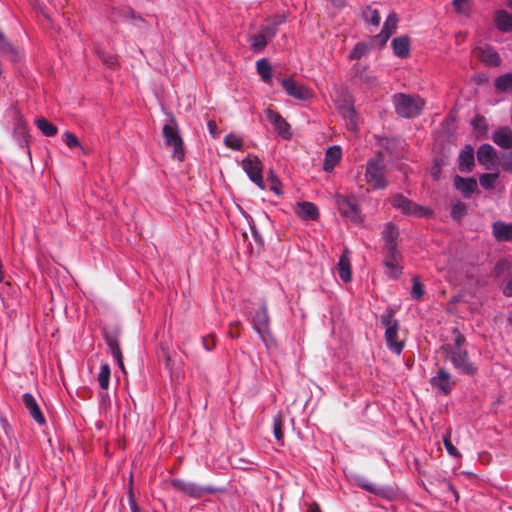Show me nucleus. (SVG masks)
Wrapping results in <instances>:
<instances>
[{
  "label": "nucleus",
  "mask_w": 512,
  "mask_h": 512,
  "mask_svg": "<svg viewBox=\"0 0 512 512\" xmlns=\"http://www.w3.org/2000/svg\"><path fill=\"white\" fill-rule=\"evenodd\" d=\"M396 113L403 118H415L424 109L425 100L417 94L396 93L393 96Z\"/></svg>",
  "instance_id": "f257e3e1"
},
{
  "label": "nucleus",
  "mask_w": 512,
  "mask_h": 512,
  "mask_svg": "<svg viewBox=\"0 0 512 512\" xmlns=\"http://www.w3.org/2000/svg\"><path fill=\"white\" fill-rule=\"evenodd\" d=\"M251 323L253 329L268 349L276 347V339L270 329V316L265 303L254 312L251 317Z\"/></svg>",
  "instance_id": "f03ea898"
},
{
  "label": "nucleus",
  "mask_w": 512,
  "mask_h": 512,
  "mask_svg": "<svg viewBox=\"0 0 512 512\" xmlns=\"http://www.w3.org/2000/svg\"><path fill=\"white\" fill-rule=\"evenodd\" d=\"M381 323L385 326V341L389 350L400 354L404 348V340L399 339V322L394 319V311L389 309L381 316Z\"/></svg>",
  "instance_id": "7ed1b4c3"
},
{
  "label": "nucleus",
  "mask_w": 512,
  "mask_h": 512,
  "mask_svg": "<svg viewBox=\"0 0 512 512\" xmlns=\"http://www.w3.org/2000/svg\"><path fill=\"white\" fill-rule=\"evenodd\" d=\"M386 165L381 155H377L367 161L365 180L373 189L387 187Z\"/></svg>",
  "instance_id": "20e7f679"
},
{
  "label": "nucleus",
  "mask_w": 512,
  "mask_h": 512,
  "mask_svg": "<svg viewBox=\"0 0 512 512\" xmlns=\"http://www.w3.org/2000/svg\"><path fill=\"white\" fill-rule=\"evenodd\" d=\"M162 131L165 144L173 147V159L182 162L185 158L184 144L173 116L169 117V121L163 126Z\"/></svg>",
  "instance_id": "39448f33"
},
{
  "label": "nucleus",
  "mask_w": 512,
  "mask_h": 512,
  "mask_svg": "<svg viewBox=\"0 0 512 512\" xmlns=\"http://www.w3.org/2000/svg\"><path fill=\"white\" fill-rule=\"evenodd\" d=\"M442 348L447 353L453 367L460 373L468 376H474L477 373L478 368L469 359L466 349H452L450 344H447Z\"/></svg>",
  "instance_id": "423d86ee"
},
{
  "label": "nucleus",
  "mask_w": 512,
  "mask_h": 512,
  "mask_svg": "<svg viewBox=\"0 0 512 512\" xmlns=\"http://www.w3.org/2000/svg\"><path fill=\"white\" fill-rule=\"evenodd\" d=\"M391 205L406 216L426 218L432 214L428 207L419 205L402 194L393 195Z\"/></svg>",
  "instance_id": "0eeeda50"
},
{
  "label": "nucleus",
  "mask_w": 512,
  "mask_h": 512,
  "mask_svg": "<svg viewBox=\"0 0 512 512\" xmlns=\"http://www.w3.org/2000/svg\"><path fill=\"white\" fill-rule=\"evenodd\" d=\"M336 204L342 217L355 224L363 222V215L354 196L337 195Z\"/></svg>",
  "instance_id": "6e6552de"
},
{
  "label": "nucleus",
  "mask_w": 512,
  "mask_h": 512,
  "mask_svg": "<svg viewBox=\"0 0 512 512\" xmlns=\"http://www.w3.org/2000/svg\"><path fill=\"white\" fill-rule=\"evenodd\" d=\"M171 485L179 492L192 498H201L204 495L212 494L216 491L210 486H202L197 483L179 478L172 479Z\"/></svg>",
  "instance_id": "1a4fd4ad"
},
{
  "label": "nucleus",
  "mask_w": 512,
  "mask_h": 512,
  "mask_svg": "<svg viewBox=\"0 0 512 512\" xmlns=\"http://www.w3.org/2000/svg\"><path fill=\"white\" fill-rule=\"evenodd\" d=\"M242 167L251 181H253L259 188H265L262 177V163L257 156L249 154L242 160Z\"/></svg>",
  "instance_id": "9d476101"
},
{
  "label": "nucleus",
  "mask_w": 512,
  "mask_h": 512,
  "mask_svg": "<svg viewBox=\"0 0 512 512\" xmlns=\"http://www.w3.org/2000/svg\"><path fill=\"white\" fill-rule=\"evenodd\" d=\"M430 384L440 394L449 395L455 386V381L451 379V374L445 368H440L437 375L431 378Z\"/></svg>",
  "instance_id": "9b49d317"
},
{
  "label": "nucleus",
  "mask_w": 512,
  "mask_h": 512,
  "mask_svg": "<svg viewBox=\"0 0 512 512\" xmlns=\"http://www.w3.org/2000/svg\"><path fill=\"white\" fill-rule=\"evenodd\" d=\"M401 255L397 248L384 249V265L387 268V275L392 278H398L401 274L399 259Z\"/></svg>",
  "instance_id": "f8f14e48"
},
{
  "label": "nucleus",
  "mask_w": 512,
  "mask_h": 512,
  "mask_svg": "<svg viewBox=\"0 0 512 512\" xmlns=\"http://www.w3.org/2000/svg\"><path fill=\"white\" fill-rule=\"evenodd\" d=\"M267 118L274 126L277 133L284 139H290L292 136L291 127L287 121L276 111L267 109Z\"/></svg>",
  "instance_id": "ddd939ff"
},
{
  "label": "nucleus",
  "mask_w": 512,
  "mask_h": 512,
  "mask_svg": "<svg viewBox=\"0 0 512 512\" xmlns=\"http://www.w3.org/2000/svg\"><path fill=\"white\" fill-rule=\"evenodd\" d=\"M454 186L466 199H469L471 195L478 191V184L475 178H464L456 175L454 177Z\"/></svg>",
  "instance_id": "4468645a"
},
{
  "label": "nucleus",
  "mask_w": 512,
  "mask_h": 512,
  "mask_svg": "<svg viewBox=\"0 0 512 512\" xmlns=\"http://www.w3.org/2000/svg\"><path fill=\"white\" fill-rule=\"evenodd\" d=\"M22 399L25 408L28 410L30 416L34 419V421L39 425H44L46 420L43 413L40 410V407L35 397L31 393H24L22 395Z\"/></svg>",
  "instance_id": "2eb2a0df"
},
{
  "label": "nucleus",
  "mask_w": 512,
  "mask_h": 512,
  "mask_svg": "<svg viewBox=\"0 0 512 512\" xmlns=\"http://www.w3.org/2000/svg\"><path fill=\"white\" fill-rule=\"evenodd\" d=\"M282 86L288 95L296 99L305 100L308 99L311 95L309 89L303 85L298 84L291 78L283 79Z\"/></svg>",
  "instance_id": "dca6fc26"
},
{
  "label": "nucleus",
  "mask_w": 512,
  "mask_h": 512,
  "mask_svg": "<svg viewBox=\"0 0 512 512\" xmlns=\"http://www.w3.org/2000/svg\"><path fill=\"white\" fill-rule=\"evenodd\" d=\"M475 166L474 149L471 145H466L458 157V168L463 173H468Z\"/></svg>",
  "instance_id": "f3484780"
},
{
  "label": "nucleus",
  "mask_w": 512,
  "mask_h": 512,
  "mask_svg": "<svg viewBox=\"0 0 512 512\" xmlns=\"http://www.w3.org/2000/svg\"><path fill=\"white\" fill-rule=\"evenodd\" d=\"M493 142L502 149H512V130L504 126L497 129L492 135Z\"/></svg>",
  "instance_id": "a211bd4d"
},
{
  "label": "nucleus",
  "mask_w": 512,
  "mask_h": 512,
  "mask_svg": "<svg viewBox=\"0 0 512 512\" xmlns=\"http://www.w3.org/2000/svg\"><path fill=\"white\" fill-rule=\"evenodd\" d=\"M399 237V230L395 224L388 222L382 231V239L384 241V249L397 248V240Z\"/></svg>",
  "instance_id": "6ab92c4d"
},
{
  "label": "nucleus",
  "mask_w": 512,
  "mask_h": 512,
  "mask_svg": "<svg viewBox=\"0 0 512 512\" xmlns=\"http://www.w3.org/2000/svg\"><path fill=\"white\" fill-rule=\"evenodd\" d=\"M338 273L339 277L343 282H350L352 279L351 263H350V252L345 248L340 256L338 262Z\"/></svg>",
  "instance_id": "aec40b11"
},
{
  "label": "nucleus",
  "mask_w": 512,
  "mask_h": 512,
  "mask_svg": "<svg viewBox=\"0 0 512 512\" xmlns=\"http://www.w3.org/2000/svg\"><path fill=\"white\" fill-rule=\"evenodd\" d=\"M492 233L497 241H512V224L496 221L492 225Z\"/></svg>",
  "instance_id": "412c9836"
},
{
  "label": "nucleus",
  "mask_w": 512,
  "mask_h": 512,
  "mask_svg": "<svg viewBox=\"0 0 512 512\" xmlns=\"http://www.w3.org/2000/svg\"><path fill=\"white\" fill-rule=\"evenodd\" d=\"M477 160L482 165L494 164L497 160V152L490 144H482L477 151Z\"/></svg>",
  "instance_id": "4be33fe9"
},
{
  "label": "nucleus",
  "mask_w": 512,
  "mask_h": 512,
  "mask_svg": "<svg viewBox=\"0 0 512 512\" xmlns=\"http://www.w3.org/2000/svg\"><path fill=\"white\" fill-rule=\"evenodd\" d=\"M342 152L339 146L329 147L325 153V159L323 169L326 172H330L341 160Z\"/></svg>",
  "instance_id": "5701e85b"
},
{
  "label": "nucleus",
  "mask_w": 512,
  "mask_h": 512,
  "mask_svg": "<svg viewBox=\"0 0 512 512\" xmlns=\"http://www.w3.org/2000/svg\"><path fill=\"white\" fill-rule=\"evenodd\" d=\"M297 214L304 220H317L319 210L312 202H299L297 203Z\"/></svg>",
  "instance_id": "b1692460"
},
{
  "label": "nucleus",
  "mask_w": 512,
  "mask_h": 512,
  "mask_svg": "<svg viewBox=\"0 0 512 512\" xmlns=\"http://www.w3.org/2000/svg\"><path fill=\"white\" fill-rule=\"evenodd\" d=\"M353 77L357 79L360 83L367 85L368 87H373L377 84V79L373 75H371L365 66H361L360 64H355L353 66Z\"/></svg>",
  "instance_id": "393cba45"
},
{
  "label": "nucleus",
  "mask_w": 512,
  "mask_h": 512,
  "mask_svg": "<svg viewBox=\"0 0 512 512\" xmlns=\"http://www.w3.org/2000/svg\"><path fill=\"white\" fill-rule=\"evenodd\" d=\"M393 52L400 58H407L410 54V40L408 36H399L392 40Z\"/></svg>",
  "instance_id": "a878e982"
},
{
  "label": "nucleus",
  "mask_w": 512,
  "mask_h": 512,
  "mask_svg": "<svg viewBox=\"0 0 512 512\" xmlns=\"http://www.w3.org/2000/svg\"><path fill=\"white\" fill-rule=\"evenodd\" d=\"M479 57L482 62L491 67H496L501 63L499 54L489 46L479 49Z\"/></svg>",
  "instance_id": "bb28decb"
},
{
  "label": "nucleus",
  "mask_w": 512,
  "mask_h": 512,
  "mask_svg": "<svg viewBox=\"0 0 512 512\" xmlns=\"http://www.w3.org/2000/svg\"><path fill=\"white\" fill-rule=\"evenodd\" d=\"M105 341L108 345L113 358H119L122 355L119 332L117 330L105 333Z\"/></svg>",
  "instance_id": "cd10ccee"
},
{
  "label": "nucleus",
  "mask_w": 512,
  "mask_h": 512,
  "mask_svg": "<svg viewBox=\"0 0 512 512\" xmlns=\"http://www.w3.org/2000/svg\"><path fill=\"white\" fill-rule=\"evenodd\" d=\"M340 112L342 116L348 121V126L351 130L357 129V114L354 106L349 102L345 101L340 106Z\"/></svg>",
  "instance_id": "c85d7f7f"
},
{
  "label": "nucleus",
  "mask_w": 512,
  "mask_h": 512,
  "mask_svg": "<svg viewBox=\"0 0 512 512\" xmlns=\"http://www.w3.org/2000/svg\"><path fill=\"white\" fill-rule=\"evenodd\" d=\"M497 28L502 32L512 31V14L505 10H500L495 15Z\"/></svg>",
  "instance_id": "c756f323"
},
{
  "label": "nucleus",
  "mask_w": 512,
  "mask_h": 512,
  "mask_svg": "<svg viewBox=\"0 0 512 512\" xmlns=\"http://www.w3.org/2000/svg\"><path fill=\"white\" fill-rule=\"evenodd\" d=\"M256 69L265 83H269L272 78V67L268 60L262 58L256 62Z\"/></svg>",
  "instance_id": "7c9ffc66"
},
{
  "label": "nucleus",
  "mask_w": 512,
  "mask_h": 512,
  "mask_svg": "<svg viewBox=\"0 0 512 512\" xmlns=\"http://www.w3.org/2000/svg\"><path fill=\"white\" fill-rule=\"evenodd\" d=\"M495 88L498 92H512V72L503 74L496 78Z\"/></svg>",
  "instance_id": "2f4dec72"
},
{
  "label": "nucleus",
  "mask_w": 512,
  "mask_h": 512,
  "mask_svg": "<svg viewBox=\"0 0 512 512\" xmlns=\"http://www.w3.org/2000/svg\"><path fill=\"white\" fill-rule=\"evenodd\" d=\"M0 51L7 55L12 61L20 59L19 51L6 39L5 35L0 38Z\"/></svg>",
  "instance_id": "473e14b6"
},
{
  "label": "nucleus",
  "mask_w": 512,
  "mask_h": 512,
  "mask_svg": "<svg viewBox=\"0 0 512 512\" xmlns=\"http://www.w3.org/2000/svg\"><path fill=\"white\" fill-rule=\"evenodd\" d=\"M35 123H36L37 128L45 136H48V137L54 136L58 131L57 126L54 125L53 123L49 122L44 117L38 118Z\"/></svg>",
  "instance_id": "72a5a7b5"
},
{
  "label": "nucleus",
  "mask_w": 512,
  "mask_h": 512,
  "mask_svg": "<svg viewBox=\"0 0 512 512\" xmlns=\"http://www.w3.org/2000/svg\"><path fill=\"white\" fill-rule=\"evenodd\" d=\"M371 49V45L366 42H358L351 51L349 58L351 60H359L365 56Z\"/></svg>",
  "instance_id": "f704fd0d"
},
{
  "label": "nucleus",
  "mask_w": 512,
  "mask_h": 512,
  "mask_svg": "<svg viewBox=\"0 0 512 512\" xmlns=\"http://www.w3.org/2000/svg\"><path fill=\"white\" fill-rule=\"evenodd\" d=\"M358 484L361 488L375 495L385 496L386 490L379 485L368 481L367 479H359Z\"/></svg>",
  "instance_id": "c9c22d12"
},
{
  "label": "nucleus",
  "mask_w": 512,
  "mask_h": 512,
  "mask_svg": "<svg viewBox=\"0 0 512 512\" xmlns=\"http://www.w3.org/2000/svg\"><path fill=\"white\" fill-rule=\"evenodd\" d=\"M362 17L366 22L374 26H378L380 24L379 12L376 9L371 8L370 6H366L362 10Z\"/></svg>",
  "instance_id": "e433bc0d"
},
{
  "label": "nucleus",
  "mask_w": 512,
  "mask_h": 512,
  "mask_svg": "<svg viewBox=\"0 0 512 512\" xmlns=\"http://www.w3.org/2000/svg\"><path fill=\"white\" fill-rule=\"evenodd\" d=\"M251 48L256 52H261L267 45V38L265 34L258 33L250 36Z\"/></svg>",
  "instance_id": "4c0bfd02"
},
{
  "label": "nucleus",
  "mask_w": 512,
  "mask_h": 512,
  "mask_svg": "<svg viewBox=\"0 0 512 512\" xmlns=\"http://www.w3.org/2000/svg\"><path fill=\"white\" fill-rule=\"evenodd\" d=\"M282 428H283L282 415H281V413H277L273 417V434H274L275 438L277 439V441L280 442L281 444H283V438H284Z\"/></svg>",
  "instance_id": "58836bf2"
},
{
  "label": "nucleus",
  "mask_w": 512,
  "mask_h": 512,
  "mask_svg": "<svg viewBox=\"0 0 512 512\" xmlns=\"http://www.w3.org/2000/svg\"><path fill=\"white\" fill-rule=\"evenodd\" d=\"M97 379L102 389L108 388L110 381V366L107 363L101 365Z\"/></svg>",
  "instance_id": "ea45409f"
},
{
  "label": "nucleus",
  "mask_w": 512,
  "mask_h": 512,
  "mask_svg": "<svg viewBox=\"0 0 512 512\" xmlns=\"http://www.w3.org/2000/svg\"><path fill=\"white\" fill-rule=\"evenodd\" d=\"M473 128L477 134V137H484L487 132V125L483 116L477 115L472 121Z\"/></svg>",
  "instance_id": "a19ab883"
},
{
  "label": "nucleus",
  "mask_w": 512,
  "mask_h": 512,
  "mask_svg": "<svg viewBox=\"0 0 512 512\" xmlns=\"http://www.w3.org/2000/svg\"><path fill=\"white\" fill-rule=\"evenodd\" d=\"M499 175L497 173H484L480 175L479 182L484 189H492L495 186V182Z\"/></svg>",
  "instance_id": "79ce46f5"
},
{
  "label": "nucleus",
  "mask_w": 512,
  "mask_h": 512,
  "mask_svg": "<svg viewBox=\"0 0 512 512\" xmlns=\"http://www.w3.org/2000/svg\"><path fill=\"white\" fill-rule=\"evenodd\" d=\"M511 263L506 259L499 260L495 266H494V276L499 278L504 276L506 273H508L511 270Z\"/></svg>",
  "instance_id": "37998d69"
},
{
  "label": "nucleus",
  "mask_w": 512,
  "mask_h": 512,
  "mask_svg": "<svg viewBox=\"0 0 512 512\" xmlns=\"http://www.w3.org/2000/svg\"><path fill=\"white\" fill-rule=\"evenodd\" d=\"M467 213V205L464 202L457 201L452 205L451 216L455 220L462 219Z\"/></svg>",
  "instance_id": "c03bdc74"
},
{
  "label": "nucleus",
  "mask_w": 512,
  "mask_h": 512,
  "mask_svg": "<svg viewBox=\"0 0 512 512\" xmlns=\"http://www.w3.org/2000/svg\"><path fill=\"white\" fill-rule=\"evenodd\" d=\"M224 144L233 150H241L243 141L236 135L229 133L224 137Z\"/></svg>",
  "instance_id": "a18cd8bd"
},
{
  "label": "nucleus",
  "mask_w": 512,
  "mask_h": 512,
  "mask_svg": "<svg viewBox=\"0 0 512 512\" xmlns=\"http://www.w3.org/2000/svg\"><path fill=\"white\" fill-rule=\"evenodd\" d=\"M397 22H398V18L396 16V14L395 13L389 14V16L387 17V19L383 25L382 31L387 32L388 35H392L396 31Z\"/></svg>",
  "instance_id": "49530a36"
},
{
  "label": "nucleus",
  "mask_w": 512,
  "mask_h": 512,
  "mask_svg": "<svg viewBox=\"0 0 512 512\" xmlns=\"http://www.w3.org/2000/svg\"><path fill=\"white\" fill-rule=\"evenodd\" d=\"M443 444L447 450V452L449 453V455L453 456V457H460V453L458 452V450L456 449V447L452 444L451 442V431L448 430L444 435H443Z\"/></svg>",
  "instance_id": "de8ad7c7"
},
{
  "label": "nucleus",
  "mask_w": 512,
  "mask_h": 512,
  "mask_svg": "<svg viewBox=\"0 0 512 512\" xmlns=\"http://www.w3.org/2000/svg\"><path fill=\"white\" fill-rule=\"evenodd\" d=\"M500 166L503 171L512 174V150L502 153L500 158Z\"/></svg>",
  "instance_id": "09e8293b"
},
{
  "label": "nucleus",
  "mask_w": 512,
  "mask_h": 512,
  "mask_svg": "<svg viewBox=\"0 0 512 512\" xmlns=\"http://www.w3.org/2000/svg\"><path fill=\"white\" fill-rule=\"evenodd\" d=\"M424 295V287L418 277L413 278L411 296L415 300H420Z\"/></svg>",
  "instance_id": "8fccbe9b"
},
{
  "label": "nucleus",
  "mask_w": 512,
  "mask_h": 512,
  "mask_svg": "<svg viewBox=\"0 0 512 512\" xmlns=\"http://www.w3.org/2000/svg\"><path fill=\"white\" fill-rule=\"evenodd\" d=\"M62 137L63 141L69 148L81 147L80 142L74 133L65 131Z\"/></svg>",
  "instance_id": "3c124183"
},
{
  "label": "nucleus",
  "mask_w": 512,
  "mask_h": 512,
  "mask_svg": "<svg viewBox=\"0 0 512 512\" xmlns=\"http://www.w3.org/2000/svg\"><path fill=\"white\" fill-rule=\"evenodd\" d=\"M454 9L462 14H467L470 10V0H453Z\"/></svg>",
  "instance_id": "603ef678"
},
{
  "label": "nucleus",
  "mask_w": 512,
  "mask_h": 512,
  "mask_svg": "<svg viewBox=\"0 0 512 512\" xmlns=\"http://www.w3.org/2000/svg\"><path fill=\"white\" fill-rule=\"evenodd\" d=\"M453 335H454V345H451L452 349H463L462 345L465 342L464 335L458 330V328L453 329Z\"/></svg>",
  "instance_id": "864d4df0"
},
{
  "label": "nucleus",
  "mask_w": 512,
  "mask_h": 512,
  "mask_svg": "<svg viewBox=\"0 0 512 512\" xmlns=\"http://www.w3.org/2000/svg\"><path fill=\"white\" fill-rule=\"evenodd\" d=\"M442 172V164L438 159H435L430 169V175L433 180H439Z\"/></svg>",
  "instance_id": "5fc2aeb1"
},
{
  "label": "nucleus",
  "mask_w": 512,
  "mask_h": 512,
  "mask_svg": "<svg viewBox=\"0 0 512 512\" xmlns=\"http://www.w3.org/2000/svg\"><path fill=\"white\" fill-rule=\"evenodd\" d=\"M240 328L241 324L240 322H233L229 326L228 334L231 338H238L240 336Z\"/></svg>",
  "instance_id": "6e6d98bb"
},
{
  "label": "nucleus",
  "mask_w": 512,
  "mask_h": 512,
  "mask_svg": "<svg viewBox=\"0 0 512 512\" xmlns=\"http://www.w3.org/2000/svg\"><path fill=\"white\" fill-rule=\"evenodd\" d=\"M207 128H208L210 135L213 138H217L219 136L220 132L218 130V126H217V123L215 120H208Z\"/></svg>",
  "instance_id": "4d7b16f0"
},
{
  "label": "nucleus",
  "mask_w": 512,
  "mask_h": 512,
  "mask_svg": "<svg viewBox=\"0 0 512 512\" xmlns=\"http://www.w3.org/2000/svg\"><path fill=\"white\" fill-rule=\"evenodd\" d=\"M203 346L206 350L211 351L215 346V339L213 335H207L202 340Z\"/></svg>",
  "instance_id": "13d9d810"
},
{
  "label": "nucleus",
  "mask_w": 512,
  "mask_h": 512,
  "mask_svg": "<svg viewBox=\"0 0 512 512\" xmlns=\"http://www.w3.org/2000/svg\"><path fill=\"white\" fill-rule=\"evenodd\" d=\"M277 27L272 23V25L265 26L262 29V34L266 35V38H273L277 34Z\"/></svg>",
  "instance_id": "bf43d9fd"
},
{
  "label": "nucleus",
  "mask_w": 512,
  "mask_h": 512,
  "mask_svg": "<svg viewBox=\"0 0 512 512\" xmlns=\"http://www.w3.org/2000/svg\"><path fill=\"white\" fill-rule=\"evenodd\" d=\"M390 36H391V35H388V33H387V32H383V31L381 30V32H380L378 35H376V36L374 37V40H375V41H377L381 46H383V45H385V44H386V42L388 41V39L390 38Z\"/></svg>",
  "instance_id": "052dcab7"
},
{
  "label": "nucleus",
  "mask_w": 512,
  "mask_h": 512,
  "mask_svg": "<svg viewBox=\"0 0 512 512\" xmlns=\"http://www.w3.org/2000/svg\"><path fill=\"white\" fill-rule=\"evenodd\" d=\"M502 291H503L504 295H506L508 297H512V275L507 280V282L503 285Z\"/></svg>",
  "instance_id": "680f3d73"
},
{
  "label": "nucleus",
  "mask_w": 512,
  "mask_h": 512,
  "mask_svg": "<svg viewBox=\"0 0 512 512\" xmlns=\"http://www.w3.org/2000/svg\"><path fill=\"white\" fill-rule=\"evenodd\" d=\"M0 429L4 432L6 436H9L11 427L8 421L0 415Z\"/></svg>",
  "instance_id": "e2e57ef3"
},
{
  "label": "nucleus",
  "mask_w": 512,
  "mask_h": 512,
  "mask_svg": "<svg viewBox=\"0 0 512 512\" xmlns=\"http://www.w3.org/2000/svg\"><path fill=\"white\" fill-rule=\"evenodd\" d=\"M333 7L343 9L346 6V0H329Z\"/></svg>",
  "instance_id": "0e129e2a"
},
{
  "label": "nucleus",
  "mask_w": 512,
  "mask_h": 512,
  "mask_svg": "<svg viewBox=\"0 0 512 512\" xmlns=\"http://www.w3.org/2000/svg\"><path fill=\"white\" fill-rule=\"evenodd\" d=\"M125 17H130V18H132V19L137 20V21H138V22H140V23H144V19H143L141 16H136V15H135V13H134V11H133V10H131V9H128V10L126 11V15H125Z\"/></svg>",
  "instance_id": "69168bd1"
},
{
  "label": "nucleus",
  "mask_w": 512,
  "mask_h": 512,
  "mask_svg": "<svg viewBox=\"0 0 512 512\" xmlns=\"http://www.w3.org/2000/svg\"><path fill=\"white\" fill-rule=\"evenodd\" d=\"M286 21L285 16H276L273 18V24L278 28L279 25Z\"/></svg>",
  "instance_id": "338daca9"
},
{
  "label": "nucleus",
  "mask_w": 512,
  "mask_h": 512,
  "mask_svg": "<svg viewBox=\"0 0 512 512\" xmlns=\"http://www.w3.org/2000/svg\"><path fill=\"white\" fill-rule=\"evenodd\" d=\"M281 183L277 184V182L272 183L270 190H272L277 195H280L282 192L280 190Z\"/></svg>",
  "instance_id": "774afa93"
}]
</instances>
